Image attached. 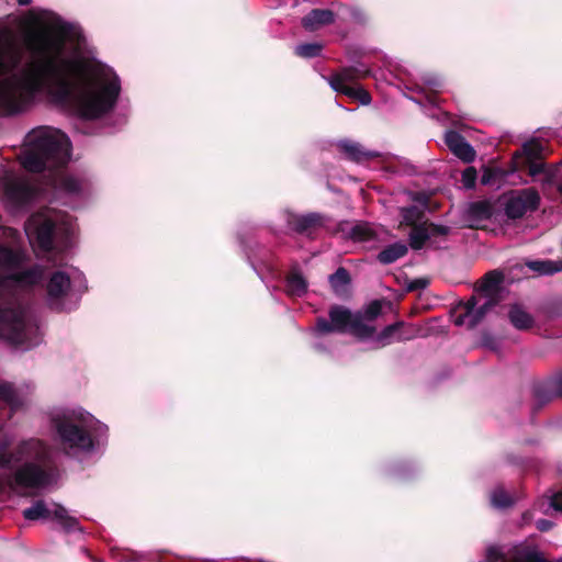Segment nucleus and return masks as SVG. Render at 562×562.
I'll use <instances>...</instances> for the list:
<instances>
[{"mask_svg": "<svg viewBox=\"0 0 562 562\" xmlns=\"http://www.w3.org/2000/svg\"><path fill=\"white\" fill-rule=\"evenodd\" d=\"M27 18L42 30L29 32L22 45L0 26V115L25 113L44 100L71 105L86 120L110 114L120 100L121 78L81 54L79 26L46 9L33 8Z\"/></svg>", "mask_w": 562, "mask_h": 562, "instance_id": "nucleus-1", "label": "nucleus"}, {"mask_svg": "<svg viewBox=\"0 0 562 562\" xmlns=\"http://www.w3.org/2000/svg\"><path fill=\"white\" fill-rule=\"evenodd\" d=\"M30 256L19 247L0 245V338L20 350H30L42 341L36 317L20 292L40 284L45 268L27 266Z\"/></svg>", "mask_w": 562, "mask_h": 562, "instance_id": "nucleus-2", "label": "nucleus"}, {"mask_svg": "<svg viewBox=\"0 0 562 562\" xmlns=\"http://www.w3.org/2000/svg\"><path fill=\"white\" fill-rule=\"evenodd\" d=\"M23 401L14 387L0 382V431L12 418ZM11 439L0 438V469L9 470L5 481L11 488L40 490L54 479L55 461L52 447L43 439L31 437L20 440L8 451Z\"/></svg>", "mask_w": 562, "mask_h": 562, "instance_id": "nucleus-3", "label": "nucleus"}, {"mask_svg": "<svg viewBox=\"0 0 562 562\" xmlns=\"http://www.w3.org/2000/svg\"><path fill=\"white\" fill-rule=\"evenodd\" d=\"M48 420L52 439L68 457H90L108 445L109 427L80 406L55 407Z\"/></svg>", "mask_w": 562, "mask_h": 562, "instance_id": "nucleus-4", "label": "nucleus"}, {"mask_svg": "<svg viewBox=\"0 0 562 562\" xmlns=\"http://www.w3.org/2000/svg\"><path fill=\"white\" fill-rule=\"evenodd\" d=\"M71 158V143L61 131L37 126L30 131L19 155L21 166L31 172L63 167Z\"/></svg>", "mask_w": 562, "mask_h": 562, "instance_id": "nucleus-5", "label": "nucleus"}, {"mask_svg": "<svg viewBox=\"0 0 562 562\" xmlns=\"http://www.w3.org/2000/svg\"><path fill=\"white\" fill-rule=\"evenodd\" d=\"M75 231L76 223L72 216L56 210L35 213L25 223V234L31 244L43 251L53 249L56 237H60L65 246L69 245Z\"/></svg>", "mask_w": 562, "mask_h": 562, "instance_id": "nucleus-6", "label": "nucleus"}, {"mask_svg": "<svg viewBox=\"0 0 562 562\" xmlns=\"http://www.w3.org/2000/svg\"><path fill=\"white\" fill-rule=\"evenodd\" d=\"M86 290L87 280L80 270L55 271L46 284L47 304L54 311L70 312L79 305Z\"/></svg>", "mask_w": 562, "mask_h": 562, "instance_id": "nucleus-7", "label": "nucleus"}, {"mask_svg": "<svg viewBox=\"0 0 562 562\" xmlns=\"http://www.w3.org/2000/svg\"><path fill=\"white\" fill-rule=\"evenodd\" d=\"M503 282V274L498 271H490L485 274L479 284L477 290L484 295L485 301L477 306L475 296H472L460 307L462 312L454 317L457 326L465 325L468 328L475 327L486 315V313L498 303V291Z\"/></svg>", "mask_w": 562, "mask_h": 562, "instance_id": "nucleus-8", "label": "nucleus"}, {"mask_svg": "<svg viewBox=\"0 0 562 562\" xmlns=\"http://www.w3.org/2000/svg\"><path fill=\"white\" fill-rule=\"evenodd\" d=\"M542 150L543 147L538 142L525 143L513 156V168L515 171L527 170L531 177L542 176L541 181L551 184L559 179L561 166L549 167L542 162Z\"/></svg>", "mask_w": 562, "mask_h": 562, "instance_id": "nucleus-9", "label": "nucleus"}, {"mask_svg": "<svg viewBox=\"0 0 562 562\" xmlns=\"http://www.w3.org/2000/svg\"><path fill=\"white\" fill-rule=\"evenodd\" d=\"M329 322L318 318V334L331 330L350 333L359 339H369L375 333V328L363 323L360 313H352L344 306H333L329 311Z\"/></svg>", "mask_w": 562, "mask_h": 562, "instance_id": "nucleus-10", "label": "nucleus"}, {"mask_svg": "<svg viewBox=\"0 0 562 562\" xmlns=\"http://www.w3.org/2000/svg\"><path fill=\"white\" fill-rule=\"evenodd\" d=\"M22 514L26 520L47 519L52 517L59 522L66 532L82 530L78 519L70 516L68 510L59 504L54 503L50 507L44 501L38 499L30 507L25 508Z\"/></svg>", "mask_w": 562, "mask_h": 562, "instance_id": "nucleus-11", "label": "nucleus"}, {"mask_svg": "<svg viewBox=\"0 0 562 562\" xmlns=\"http://www.w3.org/2000/svg\"><path fill=\"white\" fill-rule=\"evenodd\" d=\"M369 69L360 67L344 68L330 78H325L329 86L337 92H341L352 99L358 100L361 104L367 105L371 102L368 91L353 82L355 78L369 75Z\"/></svg>", "mask_w": 562, "mask_h": 562, "instance_id": "nucleus-12", "label": "nucleus"}, {"mask_svg": "<svg viewBox=\"0 0 562 562\" xmlns=\"http://www.w3.org/2000/svg\"><path fill=\"white\" fill-rule=\"evenodd\" d=\"M540 204V195L533 188L512 190L503 196V210L510 220L525 216L536 211Z\"/></svg>", "mask_w": 562, "mask_h": 562, "instance_id": "nucleus-13", "label": "nucleus"}, {"mask_svg": "<svg viewBox=\"0 0 562 562\" xmlns=\"http://www.w3.org/2000/svg\"><path fill=\"white\" fill-rule=\"evenodd\" d=\"M281 223L274 224L271 228L276 234H299L304 235L316 226V213L297 214L289 209L280 212Z\"/></svg>", "mask_w": 562, "mask_h": 562, "instance_id": "nucleus-14", "label": "nucleus"}, {"mask_svg": "<svg viewBox=\"0 0 562 562\" xmlns=\"http://www.w3.org/2000/svg\"><path fill=\"white\" fill-rule=\"evenodd\" d=\"M485 562H560L549 561L544 555L535 547L530 544L516 546L510 557H506L499 547L491 546L486 550Z\"/></svg>", "mask_w": 562, "mask_h": 562, "instance_id": "nucleus-15", "label": "nucleus"}, {"mask_svg": "<svg viewBox=\"0 0 562 562\" xmlns=\"http://www.w3.org/2000/svg\"><path fill=\"white\" fill-rule=\"evenodd\" d=\"M33 186L23 179H9L4 184V201L12 210H20L32 201Z\"/></svg>", "mask_w": 562, "mask_h": 562, "instance_id": "nucleus-16", "label": "nucleus"}, {"mask_svg": "<svg viewBox=\"0 0 562 562\" xmlns=\"http://www.w3.org/2000/svg\"><path fill=\"white\" fill-rule=\"evenodd\" d=\"M56 188L68 195L83 196L91 190L90 178L81 173H60L55 180Z\"/></svg>", "mask_w": 562, "mask_h": 562, "instance_id": "nucleus-17", "label": "nucleus"}, {"mask_svg": "<svg viewBox=\"0 0 562 562\" xmlns=\"http://www.w3.org/2000/svg\"><path fill=\"white\" fill-rule=\"evenodd\" d=\"M305 266L301 263H293L285 277V293L289 296L301 297L307 292L308 281L305 272Z\"/></svg>", "mask_w": 562, "mask_h": 562, "instance_id": "nucleus-18", "label": "nucleus"}, {"mask_svg": "<svg viewBox=\"0 0 562 562\" xmlns=\"http://www.w3.org/2000/svg\"><path fill=\"white\" fill-rule=\"evenodd\" d=\"M414 334L408 329L403 322L386 326L380 334L372 336L373 342L376 348L391 345L395 341L409 340Z\"/></svg>", "mask_w": 562, "mask_h": 562, "instance_id": "nucleus-19", "label": "nucleus"}, {"mask_svg": "<svg viewBox=\"0 0 562 562\" xmlns=\"http://www.w3.org/2000/svg\"><path fill=\"white\" fill-rule=\"evenodd\" d=\"M445 143L450 151L463 162H472L475 159L474 148L465 138L456 131H448L445 134Z\"/></svg>", "mask_w": 562, "mask_h": 562, "instance_id": "nucleus-20", "label": "nucleus"}, {"mask_svg": "<svg viewBox=\"0 0 562 562\" xmlns=\"http://www.w3.org/2000/svg\"><path fill=\"white\" fill-rule=\"evenodd\" d=\"M448 228L435 224H419L412 227L409 233V245L413 249H422L425 243L434 235H445Z\"/></svg>", "mask_w": 562, "mask_h": 562, "instance_id": "nucleus-21", "label": "nucleus"}, {"mask_svg": "<svg viewBox=\"0 0 562 562\" xmlns=\"http://www.w3.org/2000/svg\"><path fill=\"white\" fill-rule=\"evenodd\" d=\"M337 147L349 160L356 162L367 161L378 156L375 151L368 150L360 143L350 139L339 140Z\"/></svg>", "mask_w": 562, "mask_h": 562, "instance_id": "nucleus-22", "label": "nucleus"}, {"mask_svg": "<svg viewBox=\"0 0 562 562\" xmlns=\"http://www.w3.org/2000/svg\"><path fill=\"white\" fill-rule=\"evenodd\" d=\"M533 393L540 402L550 400L553 395L562 396V373L553 380L536 385Z\"/></svg>", "mask_w": 562, "mask_h": 562, "instance_id": "nucleus-23", "label": "nucleus"}, {"mask_svg": "<svg viewBox=\"0 0 562 562\" xmlns=\"http://www.w3.org/2000/svg\"><path fill=\"white\" fill-rule=\"evenodd\" d=\"M346 232V235L353 243H369L376 238V234L369 223H358L350 226Z\"/></svg>", "mask_w": 562, "mask_h": 562, "instance_id": "nucleus-24", "label": "nucleus"}, {"mask_svg": "<svg viewBox=\"0 0 562 562\" xmlns=\"http://www.w3.org/2000/svg\"><path fill=\"white\" fill-rule=\"evenodd\" d=\"M407 251V245L402 241H397L386 246L382 251H380L378 255V260L383 265H390L404 257Z\"/></svg>", "mask_w": 562, "mask_h": 562, "instance_id": "nucleus-25", "label": "nucleus"}, {"mask_svg": "<svg viewBox=\"0 0 562 562\" xmlns=\"http://www.w3.org/2000/svg\"><path fill=\"white\" fill-rule=\"evenodd\" d=\"M513 326L519 330L529 329L533 325V318L519 305H513L508 313Z\"/></svg>", "mask_w": 562, "mask_h": 562, "instance_id": "nucleus-26", "label": "nucleus"}, {"mask_svg": "<svg viewBox=\"0 0 562 562\" xmlns=\"http://www.w3.org/2000/svg\"><path fill=\"white\" fill-rule=\"evenodd\" d=\"M349 283V272L345 268H338L335 273L329 276V284L338 295H342L347 292Z\"/></svg>", "mask_w": 562, "mask_h": 562, "instance_id": "nucleus-27", "label": "nucleus"}, {"mask_svg": "<svg viewBox=\"0 0 562 562\" xmlns=\"http://www.w3.org/2000/svg\"><path fill=\"white\" fill-rule=\"evenodd\" d=\"M527 267L539 274H553L562 271V261L533 260L528 261Z\"/></svg>", "mask_w": 562, "mask_h": 562, "instance_id": "nucleus-28", "label": "nucleus"}, {"mask_svg": "<svg viewBox=\"0 0 562 562\" xmlns=\"http://www.w3.org/2000/svg\"><path fill=\"white\" fill-rule=\"evenodd\" d=\"M382 301L375 300L369 303L363 311L359 312L363 319V323L371 325V323L381 314L382 312Z\"/></svg>", "mask_w": 562, "mask_h": 562, "instance_id": "nucleus-29", "label": "nucleus"}, {"mask_svg": "<svg viewBox=\"0 0 562 562\" xmlns=\"http://www.w3.org/2000/svg\"><path fill=\"white\" fill-rule=\"evenodd\" d=\"M513 503V498L502 487L495 488L491 494V504L496 508H506Z\"/></svg>", "mask_w": 562, "mask_h": 562, "instance_id": "nucleus-30", "label": "nucleus"}, {"mask_svg": "<svg viewBox=\"0 0 562 562\" xmlns=\"http://www.w3.org/2000/svg\"><path fill=\"white\" fill-rule=\"evenodd\" d=\"M401 214L403 220L402 222L413 227L415 225H419L418 222L423 216V212L417 206L404 207L402 209Z\"/></svg>", "mask_w": 562, "mask_h": 562, "instance_id": "nucleus-31", "label": "nucleus"}, {"mask_svg": "<svg viewBox=\"0 0 562 562\" xmlns=\"http://www.w3.org/2000/svg\"><path fill=\"white\" fill-rule=\"evenodd\" d=\"M294 54L303 59H311L316 57V43L297 44L293 48Z\"/></svg>", "mask_w": 562, "mask_h": 562, "instance_id": "nucleus-32", "label": "nucleus"}, {"mask_svg": "<svg viewBox=\"0 0 562 562\" xmlns=\"http://www.w3.org/2000/svg\"><path fill=\"white\" fill-rule=\"evenodd\" d=\"M247 255V259L250 263V266L254 268V270L256 271V273L263 280V270H266L268 273H270L271 276H276L277 274V271H276V268L272 263L270 262H262L261 266H258L250 257V255L248 252H246Z\"/></svg>", "mask_w": 562, "mask_h": 562, "instance_id": "nucleus-33", "label": "nucleus"}, {"mask_svg": "<svg viewBox=\"0 0 562 562\" xmlns=\"http://www.w3.org/2000/svg\"><path fill=\"white\" fill-rule=\"evenodd\" d=\"M477 173L474 167H468L462 172V184L467 189H472L475 186Z\"/></svg>", "mask_w": 562, "mask_h": 562, "instance_id": "nucleus-34", "label": "nucleus"}, {"mask_svg": "<svg viewBox=\"0 0 562 562\" xmlns=\"http://www.w3.org/2000/svg\"><path fill=\"white\" fill-rule=\"evenodd\" d=\"M302 25L307 31L316 29V9H312L306 16L302 19Z\"/></svg>", "mask_w": 562, "mask_h": 562, "instance_id": "nucleus-35", "label": "nucleus"}, {"mask_svg": "<svg viewBox=\"0 0 562 562\" xmlns=\"http://www.w3.org/2000/svg\"><path fill=\"white\" fill-rule=\"evenodd\" d=\"M548 508L562 512V491L557 492L549 497Z\"/></svg>", "mask_w": 562, "mask_h": 562, "instance_id": "nucleus-36", "label": "nucleus"}, {"mask_svg": "<svg viewBox=\"0 0 562 562\" xmlns=\"http://www.w3.org/2000/svg\"><path fill=\"white\" fill-rule=\"evenodd\" d=\"M334 21V14L329 10H318V26Z\"/></svg>", "mask_w": 562, "mask_h": 562, "instance_id": "nucleus-37", "label": "nucleus"}, {"mask_svg": "<svg viewBox=\"0 0 562 562\" xmlns=\"http://www.w3.org/2000/svg\"><path fill=\"white\" fill-rule=\"evenodd\" d=\"M536 526L540 531H548L553 527V522L547 519H538Z\"/></svg>", "mask_w": 562, "mask_h": 562, "instance_id": "nucleus-38", "label": "nucleus"}, {"mask_svg": "<svg viewBox=\"0 0 562 562\" xmlns=\"http://www.w3.org/2000/svg\"><path fill=\"white\" fill-rule=\"evenodd\" d=\"M493 179H494V172L490 169H485L482 175L481 182L483 184H492Z\"/></svg>", "mask_w": 562, "mask_h": 562, "instance_id": "nucleus-39", "label": "nucleus"}, {"mask_svg": "<svg viewBox=\"0 0 562 562\" xmlns=\"http://www.w3.org/2000/svg\"><path fill=\"white\" fill-rule=\"evenodd\" d=\"M137 560V554L134 552H125L123 553L122 559H120V562H133Z\"/></svg>", "mask_w": 562, "mask_h": 562, "instance_id": "nucleus-40", "label": "nucleus"}, {"mask_svg": "<svg viewBox=\"0 0 562 562\" xmlns=\"http://www.w3.org/2000/svg\"><path fill=\"white\" fill-rule=\"evenodd\" d=\"M427 83L435 88H439L441 86V83L438 79L428 80Z\"/></svg>", "mask_w": 562, "mask_h": 562, "instance_id": "nucleus-41", "label": "nucleus"}, {"mask_svg": "<svg viewBox=\"0 0 562 562\" xmlns=\"http://www.w3.org/2000/svg\"><path fill=\"white\" fill-rule=\"evenodd\" d=\"M473 207L474 209H480V210H482V212L487 209L486 205L483 204V203H476V204L473 205Z\"/></svg>", "mask_w": 562, "mask_h": 562, "instance_id": "nucleus-42", "label": "nucleus"}, {"mask_svg": "<svg viewBox=\"0 0 562 562\" xmlns=\"http://www.w3.org/2000/svg\"><path fill=\"white\" fill-rule=\"evenodd\" d=\"M522 519L525 524L529 522V520L531 519V514L529 512L525 513Z\"/></svg>", "mask_w": 562, "mask_h": 562, "instance_id": "nucleus-43", "label": "nucleus"}, {"mask_svg": "<svg viewBox=\"0 0 562 562\" xmlns=\"http://www.w3.org/2000/svg\"><path fill=\"white\" fill-rule=\"evenodd\" d=\"M31 2H32V0H18V3H19L20 5H27V4H30Z\"/></svg>", "mask_w": 562, "mask_h": 562, "instance_id": "nucleus-44", "label": "nucleus"}, {"mask_svg": "<svg viewBox=\"0 0 562 562\" xmlns=\"http://www.w3.org/2000/svg\"><path fill=\"white\" fill-rule=\"evenodd\" d=\"M359 15H360V13H359L358 11H353V12H352V16H353L355 19H357V20H358V19H359Z\"/></svg>", "mask_w": 562, "mask_h": 562, "instance_id": "nucleus-45", "label": "nucleus"}]
</instances>
